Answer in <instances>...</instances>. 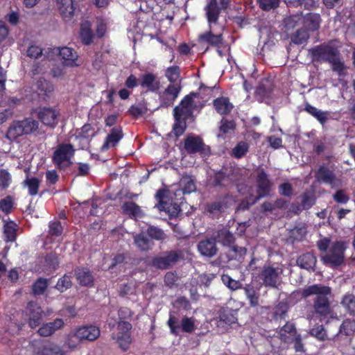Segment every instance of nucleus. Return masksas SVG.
Instances as JSON below:
<instances>
[{
  "mask_svg": "<svg viewBox=\"0 0 355 355\" xmlns=\"http://www.w3.org/2000/svg\"><path fill=\"white\" fill-rule=\"evenodd\" d=\"M256 182L257 193L259 197L263 198L268 196L271 191L272 182L263 169L258 171Z\"/></svg>",
  "mask_w": 355,
  "mask_h": 355,
  "instance_id": "6ab92c4d",
  "label": "nucleus"
},
{
  "mask_svg": "<svg viewBox=\"0 0 355 355\" xmlns=\"http://www.w3.org/2000/svg\"><path fill=\"white\" fill-rule=\"evenodd\" d=\"M181 69L180 67L175 65L168 67L165 71V76L170 84H175L180 78Z\"/></svg>",
  "mask_w": 355,
  "mask_h": 355,
  "instance_id": "de8ad7c7",
  "label": "nucleus"
},
{
  "mask_svg": "<svg viewBox=\"0 0 355 355\" xmlns=\"http://www.w3.org/2000/svg\"><path fill=\"white\" fill-rule=\"evenodd\" d=\"M222 281L223 284L232 291H236L242 288V284L238 280L233 279L228 275H223L222 276Z\"/></svg>",
  "mask_w": 355,
  "mask_h": 355,
  "instance_id": "6e6d98bb",
  "label": "nucleus"
},
{
  "mask_svg": "<svg viewBox=\"0 0 355 355\" xmlns=\"http://www.w3.org/2000/svg\"><path fill=\"white\" fill-rule=\"evenodd\" d=\"M304 110L316 119L322 125H324L329 119V112L328 111L318 110L309 103L304 105Z\"/></svg>",
  "mask_w": 355,
  "mask_h": 355,
  "instance_id": "7c9ffc66",
  "label": "nucleus"
},
{
  "mask_svg": "<svg viewBox=\"0 0 355 355\" xmlns=\"http://www.w3.org/2000/svg\"><path fill=\"white\" fill-rule=\"evenodd\" d=\"M220 8L218 6L217 0H209L205 8L206 12V17L209 23V26L211 28L213 24H217Z\"/></svg>",
  "mask_w": 355,
  "mask_h": 355,
  "instance_id": "5701e85b",
  "label": "nucleus"
},
{
  "mask_svg": "<svg viewBox=\"0 0 355 355\" xmlns=\"http://www.w3.org/2000/svg\"><path fill=\"white\" fill-rule=\"evenodd\" d=\"M217 239L219 243L229 248L231 247L235 241L234 234L225 228L218 230Z\"/></svg>",
  "mask_w": 355,
  "mask_h": 355,
  "instance_id": "4c0bfd02",
  "label": "nucleus"
},
{
  "mask_svg": "<svg viewBox=\"0 0 355 355\" xmlns=\"http://www.w3.org/2000/svg\"><path fill=\"white\" fill-rule=\"evenodd\" d=\"M182 90V86L179 84H169L166 88L159 94L160 106L168 107L173 105Z\"/></svg>",
  "mask_w": 355,
  "mask_h": 355,
  "instance_id": "ddd939ff",
  "label": "nucleus"
},
{
  "mask_svg": "<svg viewBox=\"0 0 355 355\" xmlns=\"http://www.w3.org/2000/svg\"><path fill=\"white\" fill-rule=\"evenodd\" d=\"M198 40L201 44H207L219 49L223 43L224 37L222 33L214 34L211 26L209 31L200 34Z\"/></svg>",
  "mask_w": 355,
  "mask_h": 355,
  "instance_id": "2eb2a0df",
  "label": "nucleus"
},
{
  "mask_svg": "<svg viewBox=\"0 0 355 355\" xmlns=\"http://www.w3.org/2000/svg\"><path fill=\"white\" fill-rule=\"evenodd\" d=\"M75 275L79 284L83 286L92 287L94 285V277L89 269L87 268H77Z\"/></svg>",
  "mask_w": 355,
  "mask_h": 355,
  "instance_id": "cd10ccee",
  "label": "nucleus"
},
{
  "mask_svg": "<svg viewBox=\"0 0 355 355\" xmlns=\"http://www.w3.org/2000/svg\"><path fill=\"white\" fill-rule=\"evenodd\" d=\"M309 38V33L306 29L300 28L291 36L293 43L300 45L307 42Z\"/></svg>",
  "mask_w": 355,
  "mask_h": 355,
  "instance_id": "37998d69",
  "label": "nucleus"
},
{
  "mask_svg": "<svg viewBox=\"0 0 355 355\" xmlns=\"http://www.w3.org/2000/svg\"><path fill=\"white\" fill-rule=\"evenodd\" d=\"M315 179L333 187L336 181V175L334 171L330 169L324 164L320 166L315 174Z\"/></svg>",
  "mask_w": 355,
  "mask_h": 355,
  "instance_id": "412c9836",
  "label": "nucleus"
},
{
  "mask_svg": "<svg viewBox=\"0 0 355 355\" xmlns=\"http://www.w3.org/2000/svg\"><path fill=\"white\" fill-rule=\"evenodd\" d=\"M42 49L35 44L30 45L26 51V55L28 57L33 59H37L42 55Z\"/></svg>",
  "mask_w": 355,
  "mask_h": 355,
  "instance_id": "774afa93",
  "label": "nucleus"
},
{
  "mask_svg": "<svg viewBox=\"0 0 355 355\" xmlns=\"http://www.w3.org/2000/svg\"><path fill=\"white\" fill-rule=\"evenodd\" d=\"M39 128V122L32 118H26L21 121H14L6 132L10 140H15L24 135H31Z\"/></svg>",
  "mask_w": 355,
  "mask_h": 355,
  "instance_id": "39448f33",
  "label": "nucleus"
},
{
  "mask_svg": "<svg viewBox=\"0 0 355 355\" xmlns=\"http://www.w3.org/2000/svg\"><path fill=\"white\" fill-rule=\"evenodd\" d=\"M116 342L119 347L123 351H127L130 345L132 343V338L130 334H121L116 338Z\"/></svg>",
  "mask_w": 355,
  "mask_h": 355,
  "instance_id": "4d7b16f0",
  "label": "nucleus"
},
{
  "mask_svg": "<svg viewBox=\"0 0 355 355\" xmlns=\"http://www.w3.org/2000/svg\"><path fill=\"white\" fill-rule=\"evenodd\" d=\"M122 209L125 214L128 215L132 218L139 216L141 212L140 207L132 201L124 202L122 205Z\"/></svg>",
  "mask_w": 355,
  "mask_h": 355,
  "instance_id": "58836bf2",
  "label": "nucleus"
},
{
  "mask_svg": "<svg viewBox=\"0 0 355 355\" xmlns=\"http://www.w3.org/2000/svg\"><path fill=\"white\" fill-rule=\"evenodd\" d=\"M123 137V133L121 126L117 125L113 127L101 148V151H105L110 147H114Z\"/></svg>",
  "mask_w": 355,
  "mask_h": 355,
  "instance_id": "4be33fe9",
  "label": "nucleus"
},
{
  "mask_svg": "<svg viewBox=\"0 0 355 355\" xmlns=\"http://www.w3.org/2000/svg\"><path fill=\"white\" fill-rule=\"evenodd\" d=\"M184 148L190 155L199 153L205 156L210 154L209 147L206 146L200 136L187 135L184 140Z\"/></svg>",
  "mask_w": 355,
  "mask_h": 355,
  "instance_id": "9b49d317",
  "label": "nucleus"
},
{
  "mask_svg": "<svg viewBox=\"0 0 355 355\" xmlns=\"http://www.w3.org/2000/svg\"><path fill=\"white\" fill-rule=\"evenodd\" d=\"M195 109L176 106L173 109L175 123L173 126L174 135L179 137L184 134L187 129V121L193 116Z\"/></svg>",
  "mask_w": 355,
  "mask_h": 355,
  "instance_id": "6e6552de",
  "label": "nucleus"
},
{
  "mask_svg": "<svg viewBox=\"0 0 355 355\" xmlns=\"http://www.w3.org/2000/svg\"><path fill=\"white\" fill-rule=\"evenodd\" d=\"M134 241L141 251H148L150 249V241L144 232L136 234L134 236Z\"/></svg>",
  "mask_w": 355,
  "mask_h": 355,
  "instance_id": "79ce46f5",
  "label": "nucleus"
},
{
  "mask_svg": "<svg viewBox=\"0 0 355 355\" xmlns=\"http://www.w3.org/2000/svg\"><path fill=\"white\" fill-rule=\"evenodd\" d=\"M58 10L64 21H69L74 15L75 7L73 0H55Z\"/></svg>",
  "mask_w": 355,
  "mask_h": 355,
  "instance_id": "393cba45",
  "label": "nucleus"
},
{
  "mask_svg": "<svg viewBox=\"0 0 355 355\" xmlns=\"http://www.w3.org/2000/svg\"><path fill=\"white\" fill-rule=\"evenodd\" d=\"M183 258L181 251H166L162 256L153 258L151 265L160 270H166L173 266L180 259Z\"/></svg>",
  "mask_w": 355,
  "mask_h": 355,
  "instance_id": "9d476101",
  "label": "nucleus"
},
{
  "mask_svg": "<svg viewBox=\"0 0 355 355\" xmlns=\"http://www.w3.org/2000/svg\"><path fill=\"white\" fill-rule=\"evenodd\" d=\"M328 63L331 65L332 70L340 76L344 74L345 67L344 62L340 60V55L333 56L330 60H328Z\"/></svg>",
  "mask_w": 355,
  "mask_h": 355,
  "instance_id": "8fccbe9b",
  "label": "nucleus"
},
{
  "mask_svg": "<svg viewBox=\"0 0 355 355\" xmlns=\"http://www.w3.org/2000/svg\"><path fill=\"white\" fill-rule=\"evenodd\" d=\"M49 227V233L50 235L53 236H60L62 235L63 232V227L59 220L50 223Z\"/></svg>",
  "mask_w": 355,
  "mask_h": 355,
  "instance_id": "0e129e2a",
  "label": "nucleus"
},
{
  "mask_svg": "<svg viewBox=\"0 0 355 355\" xmlns=\"http://www.w3.org/2000/svg\"><path fill=\"white\" fill-rule=\"evenodd\" d=\"M80 37L85 45H89L93 42L94 33L87 25H82L80 31Z\"/></svg>",
  "mask_w": 355,
  "mask_h": 355,
  "instance_id": "49530a36",
  "label": "nucleus"
},
{
  "mask_svg": "<svg viewBox=\"0 0 355 355\" xmlns=\"http://www.w3.org/2000/svg\"><path fill=\"white\" fill-rule=\"evenodd\" d=\"M17 225L15 222L6 223L3 226V240L6 243L15 242L17 239Z\"/></svg>",
  "mask_w": 355,
  "mask_h": 355,
  "instance_id": "c9c22d12",
  "label": "nucleus"
},
{
  "mask_svg": "<svg viewBox=\"0 0 355 355\" xmlns=\"http://www.w3.org/2000/svg\"><path fill=\"white\" fill-rule=\"evenodd\" d=\"M247 252V250L244 247L234 245V244L230 247L227 257L229 260H241L244 257Z\"/></svg>",
  "mask_w": 355,
  "mask_h": 355,
  "instance_id": "c03bdc74",
  "label": "nucleus"
},
{
  "mask_svg": "<svg viewBox=\"0 0 355 355\" xmlns=\"http://www.w3.org/2000/svg\"><path fill=\"white\" fill-rule=\"evenodd\" d=\"M27 310L28 311V326L34 329L38 327L42 320L44 311L38 304L33 301H30L27 304Z\"/></svg>",
  "mask_w": 355,
  "mask_h": 355,
  "instance_id": "dca6fc26",
  "label": "nucleus"
},
{
  "mask_svg": "<svg viewBox=\"0 0 355 355\" xmlns=\"http://www.w3.org/2000/svg\"><path fill=\"white\" fill-rule=\"evenodd\" d=\"M49 285L48 280L45 278L40 277L35 280L32 285V293L35 295H41L47 289Z\"/></svg>",
  "mask_w": 355,
  "mask_h": 355,
  "instance_id": "a18cd8bd",
  "label": "nucleus"
},
{
  "mask_svg": "<svg viewBox=\"0 0 355 355\" xmlns=\"http://www.w3.org/2000/svg\"><path fill=\"white\" fill-rule=\"evenodd\" d=\"M71 276L64 274L60 278L58 279L55 288L60 293L66 291L67 289L72 286Z\"/></svg>",
  "mask_w": 355,
  "mask_h": 355,
  "instance_id": "09e8293b",
  "label": "nucleus"
},
{
  "mask_svg": "<svg viewBox=\"0 0 355 355\" xmlns=\"http://www.w3.org/2000/svg\"><path fill=\"white\" fill-rule=\"evenodd\" d=\"M317 262L316 257L312 252H306L302 254L297 257L296 263L297 265L301 268L306 269L307 270H314Z\"/></svg>",
  "mask_w": 355,
  "mask_h": 355,
  "instance_id": "2f4dec72",
  "label": "nucleus"
},
{
  "mask_svg": "<svg viewBox=\"0 0 355 355\" xmlns=\"http://www.w3.org/2000/svg\"><path fill=\"white\" fill-rule=\"evenodd\" d=\"M331 43L332 41H330L328 43H323L309 49L312 60L316 62H328V60H330L333 56L340 55L338 48L332 46Z\"/></svg>",
  "mask_w": 355,
  "mask_h": 355,
  "instance_id": "1a4fd4ad",
  "label": "nucleus"
},
{
  "mask_svg": "<svg viewBox=\"0 0 355 355\" xmlns=\"http://www.w3.org/2000/svg\"><path fill=\"white\" fill-rule=\"evenodd\" d=\"M209 184L213 188L227 189L233 185V173L228 168L223 167L219 170H214L209 177Z\"/></svg>",
  "mask_w": 355,
  "mask_h": 355,
  "instance_id": "0eeeda50",
  "label": "nucleus"
},
{
  "mask_svg": "<svg viewBox=\"0 0 355 355\" xmlns=\"http://www.w3.org/2000/svg\"><path fill=\"white\" fill-rule=\"evenodd\" d=\"M39 355H65L66 352L60 346L53 343L44 345L38 350Z\"/></svg>",
  "mask_w": 355,
  "mask_h": 355,
  "instance_id": "f704fd0d",
  "label": "nucleus"
},
{
  "mask_svg": "<svg viewBox=\"0 0 355 355\" xmlns=\"http://www.w3.org/2000/svg\"><path fill=\"white\" fill-rule=\"evenodd\" d=\"M64 324L61 318H56L52 322L43 324L37 330V334L44 337L50 336L57 330L60 329Z\"/></svg>",
  "mask_w": 355,
  "mask_h": 355,
  "instance_id": "a878e982",
  "label": "nucleus"
},
{
  "mask_svg": "<svg viewBox=\"0 0 355 355\" xmlns=\"http://www.w3.org/2000/svg\"><path fill=\"white\" fill-rule=\"evenodd\" d=\"M12 182L10 173L6 169L0 170V187L3 189H7Z\"/></svg>",
  "mask_w": 355,
  "mask_h": 355,
  "instance_id": "680f3d73",
  "label": "nucleus"
},
{
  "mask_svg": "<svg viewBox=\"0 0 355 355\" xmlns=\"http://www.w3.org/2000/svg\"><path fill=\"white\" fill-rule=\"evenodd\" d=\"M309 334L320 340H325L327 338L326 331L322 324L314 326L310 329Z\"/></svg>",
  "mask_w": 355,
  "mask_h": 355,
  "instance_id": "13d9d810",
  "label": "nucleus"
},
{
  "mask_svg": "<svg viewBox=\"0 0 355 355\" xmlns=\"http://www.w3.org/2000/svg\"><path fill=\"white\" fill-rule=\"evenodd\" d=\"M24 183L28 187V194L30 196H34L38 193L40 184V181L39 179L35 177L26 178Z\"/></svg>",
  "mask_w": 355,
  "mask_h": 355,
  "instance_id": "3c124183",
  "label": "nucleus"
},
{
  "mask_svg": "<svg viewBox=\"0 0 355 355\" xmlns=\"http://www.w3.org/2000/svg\"><path fill=\"white\" fill-rule=\"evenodd\" d=\"M155 198L157 203L155 207L161 211H165L170 218H176L181 211L180 205L173 202L171 193L166 189H159L157 191Z\"/></svg>",
  "mask_w": 355,
  "mask_h": 355,
  "instance_id": "20e7f679",
  "label": "nucleus"
},
{
  "mask_svg": "<svg viewBox=\"0 0 355 355\" xmlns=\"http://www.w3.org/2000/svg\"><path fill=\"white\" fill-rule=\"evenodd\" d=\"M213 106L216 112L220 115L230 114L234 108L228 97L220 96L213 101Z\"/></svg>",
  "mask_w": 355,
  "mask_h": 355,
  "instance_id": "c85d7f7f",
  "label": "nucleus"
},
{
  "mask_svg": "<svg viewBox=\"0 0 355 355\" xmlns=\"http://www.w3.org/2000/svg\"><path fill=\"white\" fill-rule=\"evenodd\" d=\"M288 305L286 302H279L268 314L274 321L284 320L288 311Z\"/></svg>",
  "mask_w": 355,
  "mask_h": 355,
  "instance_id": "473e14b6",
  "label": "nucleus"
},
{
  "mask_svg": "<svg viewBox=\"0 0 355 355\" xmlns=\"http://www.w3.org/2000/svg\"><path fill=\"white\" fill-rule=\"evenodd\" d=\"M198 96L199 94L197 92H190L181 100L180 104L178 106H182L186 108L195 109L196 105L194 104L193 98L198 97Z\"/></svg>",
  "mask_w": 355,
  "mask_h": 355,
  "instance_id": "5fc2aeb1",
  "label": "nucleus"
},
{
  "mask_svg": "<svg viewBox=\"0 0 355 355\" xmlns=\"http://www.w3.org/2000/svg\"><path fill=\"white\" fill-rule=\"evenodd\" d=\"M347 248V243L345 241L334 242L329 250L321 257L322 263L332 268H336L345 262V252Z\"/></svg>",
  "mask_w": 355,
  "mask_h": 355,
  "instance_id": "7ed1b4c3",
  "label": "nucleus"
},
{
  "mask_svg": "<svg viewBox=\"0 0 355 355\" xmlns=\"http://www.w3.org/2000/svg\"><path fill=\"white\" fill-rule=\"evenodd\" d=\"M248 148L249 147L247 143L241 141L238 143L236 146L233 148V155L236 158H241L247 153L248 151Z\"/></svg>",
  "mask_w": 355,
  "mask_h": 355,
  "instance_id": "bf43d9fd",
  "label": "nucleus"
},
{
  "mask_svg": "<svg viewBox=\"0 0 355 355\" xmlns=\"http://www.w3.org/2000/svg\"><path fill=\"white\" fill-rule=\"evenodd\" d=\"M260 8L265 11H270L279 6V0H257Z\"/></svg>",
  "mask_w": 355,
  "mask_h": 355,
  "instance_id": "e2e57ef3",
  "label": "nucleus"
},
{
  "mask_svg": "<svg viewBox=\"0 0 355 355\" xmlns=\"http://www.w3.org/2000/svg\"><path fill=\"white\" fill-rule=\"evenodd\" d=\"M94 130L92 126L89 123L85 124L80 129V131L77 136V138H83L86 139H89V138H92L95 136V133L91 132Z\"/></svg>",
  "mask_w": 355,
  "mask_h": 355,
  "instance_id": "69168bd1",
  "label": "nucleus"
},
{
  "mask_svg": "<svg viewBox=\"0 0 355 355\" xmlns=\"http://www.w3.org/2000/svg\"><path fill=\"white\" fill-rule=\"evenodd\" d=\"M343 306L350 315H355V296L353 295H345L342 300Z\"/></svg>",
  "mask_w": 355,
  "mask_h": 355,
  "instance_id": "864d4df0",
  "label": "nucleus"
},
{
  "mask_svg": "<svg viewBox=\"0 0 355 355\" xmlns=\"http://www.w3.org/2000/svg\"><path fill=\"white\" fill-rule=\"evenodd\" d=\"M100 329L95 325H85L79 327L75 332V336L78 341H94L100 336Z\"/></svg>",
  "mask_w": 355,
  "mask_h": 355,
  "instance_id": "4468645a",
  "label": "nucleus"
},
{
  "mask_svg": "<svg viewBox=\"0 0 355 355\" xmlns=\"http://www.w3.org/2000/svg\"><path fill=\"white\" fill-rule=\"evenodd\" d=\"M198 249L202 255L208 257H214L218 251L215 239L201 241L198 245Z\"/></svg>",
  "mask_w": 355,
  "mask_h": 355,
  "instance_id": "c756f323",
  "label": "nucleus"
},
{
  "mask_svg": "<svg viewBox=\"0 0 355 355\" xmlns=\"http://www.w3.org/2000/svg\"><path fill=\"white\" fill-rule=\"evenodd\" d=\"M303 298L311 295H315L313 300V313L321 319L327 318L331 312V302L329 297L331 295V288L322 284H313L305 287L301 293Z\"/></svg>",
  "mask_w": 355,
  "mask_h": 355,
  "instance_id": "f257e3e1",
  "label": "nucleus"
},
{
  "mask_svg": "<svg viewBox=\"0 0 355 355\" xmlns=\"http://www.w3.org/2000/svg\"><path fill=\"white\" fill-rule=\"evenodd\" d=\"M59 113L51 107H42L37 112V117L45 125L55 128L58 122Z\"/></svg>",
  "mask_w": 355,
  "mask_h": 355,
  "instance_id": "aec40b11",
  "label": "nucleus"
},
{
  "mask_svg": "<svg viewBox=\"0 0 355 355\" xmlns=\"http://www.w3.org/2000/svg\"><path fill=\"white\" fill-rule=\"evenodd\" d=\"M76 149L70 143L58 144L52 154L51 161L55 167L60 170H65L72 164Z\"/></svg>",
  "mask_w": 355,
  "mask_h": 355,
  "instance_id": "f03ea898",
  "label": "nucleus"
},
{
  "mask_svg": "<svg viewBox=\"0 0 355 355\" xmlns=\"http://www.w3.org/2000/svg\"><path fill=\"white\" fill-rule=\"evenodd\" d=\"M59 54L63 60V64L69 67L78 66L77 52L72 48L64 46L58 49Z\"/></svg>",
  "mask_w": 355,
  "mask_h": 355,
  "instance_id": "bb28decb",
  "label": "nucleus"
},
{
  "mask_svg": "<svg viewBox=\"0 0 355 355\" xmlns=\"http://www.w3.org/2000/svg\"><path fill=\"white\" fill-rule=\"evenodd\" d=\"M170 332L174 336H178L180 332L192 334L196 329L193 317L184 316L181 321L172 313H170L167 321Z\"/></svg>",
  "mask_w": 355,
  "mask_h": 355,
  "instance_id": "423d86ee",
  "label": "nucleus"
},
{
  "mask_svg": "<svg viewBox=\"0 0 355 355\" xmlns=\"http://www.w3.org/2000/svg\"><path fill=\"white\" fill-rule=\"evenodd\" d=\"M180 186L184 194L191 193L196 189L195 181L190 175L182 176L180 181Z\"/></svg>",
  "mask_w": 355,
  "mask_h": 355,
  "instance_id": "ea45409f",
  "label": "nucleus"
},
{
  "mask_svg": "<svg viewBox=\"0 0 355 355\" xmlns=\"http://www.w3.org/2000/svg\"><path fill=\"white\" fill-rule=\"evenodd\" d=\"M235 128L236 123L233 120H227L225 118L221 120L219 130L223 134H227L230 131L234 130Z\"/></svg>",
  "mask_w": 355,
  "mask_h": 355,
  "instance_id": "052dcab7",
  "label": "nucleus"
},
{
  "mask_svg": "<svg viewBox=\"0 0 355 355\" xmlns=\"http://www.w3.org/2000/svg\"><path fill=\"white\" fill-rule=\"evenodd\" d=\"M304 25L309 31H316L320 27L321 17L319 14L309 12L304 17Z\"/></svg>",
  "mask_w": 355,
  "mask_h": 355,
  "instance_id": "72a5a7b5",
  "label": "nucleus"
},
{
  "mask_svg": "<svg viewBox=\"0 0 355 355\" xmlns=\"http://www.w3.org/2000/svg\"><path fill=\"white\" fill-rule=\"evenodd\" d=\"M232 198V196L230 192L217 196L215 201L207 203L205 207V209L207 213L214 214L220 213L224 208L228 207L229 200Z\"/></svg>",
  "mask_w": 355,
  "mask_h": 355,
  "instance_id": "a211bd4d",
  "label": "nucleus"
},
{
  "mask_svg": "<svg viewBox=\"0 0 355 355\" xmlns=\"http://www.w3.org/2000/svg\"><path fill=\"white\" fill-rule=\"evenodd\" d=\"M245 294L249 300L250 306L255 307L259 305V293L252 284H247L243 287Z\"/></svg>",
  "mask_w": 355,
  "mask_h": 355,
  "instance_id": "e433bc0d",
  "label": "nucleus"
},
{
  "mask_svg": "<svg viewBox=\"0 0 355 355\" xmlns=\"http://www.w3.org/2000/svg\"><path fill=\"white\" fill-rule=\"evenodd\" d=\"M282 273V269L281 268L275 267L270 264H265L259 275V277L265 286L276 288L281 279Z\"/></svg>",
  "mask_w": 355,
  "mask_h": 355,
  "instance_id": "f8f14e48",
  "label": "nucleus"
},
{
  "mask_svg": "<svg viewBox=\"0 0 355 355\" xmlns=\"http://www.w3.org/2000/svg\"><path fill=\"white\" fill-rule=\"evenodd\" d=\"M273 85L268 80L261 82L257 87L254 96L260 103H270L272 98Z\"/></svg>",
  "mask_w": 355,
  "mask_h": 355,
  "instance_id": "f3484780",
  "label": "nucleus"
},
{
  "mask_svg": "<svg viewBox=\"0 0 355 355\" xmlns=\"http://www.w3.org/2000/svg\"><path fill=\"white\" fill-rule=\"evenodd\" d=\"M287 334H289L292 337L298 334L295 324L290 322H286L279 331L281 340L285 343L288 342V336Z\"/></svg>",
  "mask_w": 355,
  "mask_h": 355,
  "instance_id": "a19ab883",
  "label": "nucleus"
},
{
  "mask_svg": "<svg viewBox=\"0 0 355 355\" xmlns=\"http://www.w3.org/2000/svg\"><path fill=\"white\" fill-rule=\"evenodd\" d=\"M146 232L149 237L157 241H164L166 238V234L162 229L153 225H150Z\"/></svg>",
  "mask_w": 355,
  "mask_h": 355,
  "instance_id": "603ef678",
  "label": "nucleus"
},
{
  "mask_svg": "<svg viewBox=\"0 0 355 355\" xmlns=\"http://www.w3.org/2000/svg\"><path fill=\"white\" fill-rule=\"evenodd\" d=\"M291 343H293V349L295 352L304 353L306 352L302 336L300 334L293 337Z\"/></svg>",
  "mask_w": 355,
  "mask_h": 355,
  "instance_id": "338daca9",
  "label": "nucleus"
},
{
  "mask_svg": "<svg viewBox=\"0 0 355 355\" xmlns=\"http://www.w3.org/2000/svg\"><path fill=\"white\" fill-rule=\"evenodd\" d=\"M139 85L148 91L156 92L160 87V82L155 74L148 72L141 76Z\"/></svg>",
  "mask_w": 355,
  "mask_h": 355,
  "instance_id": "b1692460",
  "label": "nucleus"
}]
</instances>
